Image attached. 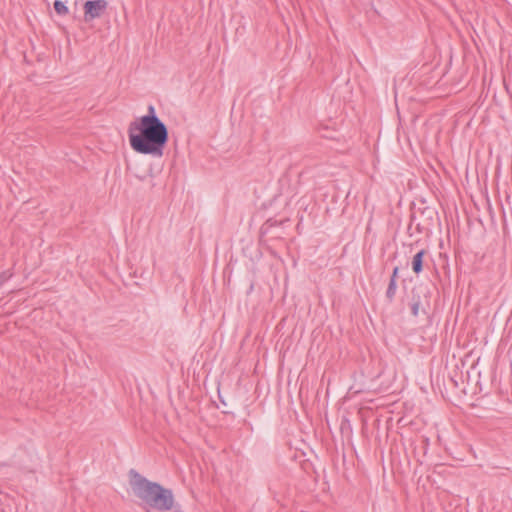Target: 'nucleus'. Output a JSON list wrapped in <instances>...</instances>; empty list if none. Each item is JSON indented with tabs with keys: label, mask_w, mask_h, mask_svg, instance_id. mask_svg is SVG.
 I'll use <instances>...</instances> for the list:
<instances>
[{
	"label": "nucleus",
	"mask_w": 512,
	"mask_h": 512,
	"mask_svg": "<svg viewBox=\"0 0 512 512\" xmlns=\"http://www.w3.org/2000/svg\"><path fill=\"white\" fill-rule=\"evenodd\" d=\"M131 148L140 154L162 157L169 139L167 126L153 118L133 121L128 127Z\"/></svg>",
	"instance_id": "nucleus-1"
},
{
	"label": "nucleus",
	"mask_w": 512,
	"mask_h": 512,
	"mask_svg": "<svg viewBox=\"0 0 512 512\" xmlns=\"http://www.w3.org/2000/svg\"><path fill=\"white\" fill-rule=\"evenodd\" d=\"M131 486L135 496L142 501L147 512L153 510L165 512L172 509L174 496L170 489L151 482L138 473H135V479L131 482Z\"/></svg>",
	"instance_id": "nucleus-2"
},
{
	"label": "nucleus",
	"mask_w": 512,
	"mask_h": 512,
	"mask_svg": "<svg viewBox=\"0 0 512 512\" xmlns=\"http://www.w3.org/2000/svg\"><path fill=\"white\" fill-rule=\"evenodd\" d=\"M108 2L106 0H91L84 3V20L90 22L100 18L107 10Z\"/></svg>",
	"instance_id": "nucleus-3"
},
{
	"label": "nucleus",
	"mask_w": 512,
	"mask_h": 512,
	"mask_svg": "<svg viewBox=\"0 0 512 512\" xmlns=\"http://www.w3.org/2000/svg\"><path fill=\"white\" fill-rule=\"evenodd\" d=\"M425 255H426V251L424 249H421L413 256V259L411 262L412 270L417 275L423 271V260H424Z\"/></svg>",
	"instance_id": "nucleus-4"
},
{
	"label": "nucleus",
	"mask_w": 512,
	"mask_h": 512,
	"mask_svg": "<svg viewBox=\"0 0 512 512\" xmlns=\"http://www.w3.org/2000/svg\"><path fill=\"white\" fill-rule=\"evenodd\" d=\"M396 291H397V283L394 282V280H390L387 290H386V294H385L386 299L389 303L393 302L395 295H396Z\"/></svg>",
	"instance_id": "nucleus-5"
},
{
	"label": "nucleus",
	"mask_w": 512,
	"mask_h": 512,
	"mask_svg": "<svg viewBox=\"0 0 512 512\" xmlns=\"http://www.w3.org/2000/svg\"><path fill=\"white\" fill-rule=\"evenodd\" d=\"M421 306V301L419 296H415L413 294L412 296V302H411V313L414 317H417L419 314V309Z\"/></svg>",
	"instance_id": "nucleus-6"
},
{
	"label": "nucleus",
	"mask_w": 512,
	"mask_h": 512,
	"mask_svg": "<svg viewBox=\"0 0 512 512\" xmlns=\"http://www.w3.org/2000/svg\"><path fill=\"white\" fill-rule=\"evenodd\" d=\"M54 9L58 15H67L69 10L68 7L60 0L54 2Z\"/></svg>",
	"instance_id": "nucleus-7"
},
{
	"label": "nucleus",
	"mask_w": 512,
	"mask_h": 512,
	"mask_svg": "<svg viewBox=\"0 0 512 512\" xmlns=\"http://www.w3.org/2000/svg\"><path fill=\"white\" fill-rule=\"evenodd\" d=\"M156 119L157 121H161L160 118L156 115L155 107L153 105L148 106V113L142 117H140L137 121H143L144 119Z\"/></svg>",
	"instance_id": "nucleus-8"
},
{
	"label": "nucleus",
	"mask_w": 512,
	"mask_h": 512,
	"mask_svg": "<svg viewBox=\"0 0 512 512\" xmlns=\"http://www.w3.org/2000/svg\"><path fill=\"white\" fill-rule=\"evenodd\" d=\"M12 273L10 271H4L0 273V287L8 281L12 277Z\"/></svg>",
	"instance_id": "nucleus-9"
},
{
	"label": "nucleus",
	"mask_w": 512,
	"mask_h": 512,
	"mask_svg": "<svg viewBox=\"0 0 512 512\" xmlns=\"http://www.w3.org/2000/svg\"><path fill=\"white\" fill-rule=\"evenodd\" d=\"M398 273H399V267H397V266H396V267L393 269V272H392V275H391V277H390V280H394V282H396V283H397Z\"/></svg>",
	"instance_id": "nucleus-10"
}]
</instances>
